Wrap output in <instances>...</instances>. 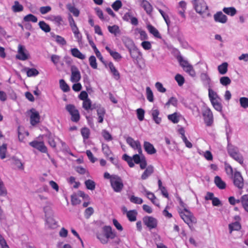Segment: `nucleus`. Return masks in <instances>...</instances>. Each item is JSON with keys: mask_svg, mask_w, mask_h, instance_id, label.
<instances>
[{"mask_svg": "<svg viewBox=\"0 0 248 248\" xmlns=\"http://www.w3.org/2000/svg\"><path fill=\"white\" fill-rule=\"evenodd\" d=\"M179 213L181 218L190 228H191V226L193 223H196L197 222L196 218L187 209H185V211L180 210Z\"/></svg>", "mask_w": 248, "mask_h": 248, "instance_id": "nucleus-1", "label": "nucleus"}, {"mask_svg": "<svg viewBox=\"0 0 248 248\" xmlns=\"http://www.w3.org/2000/svg\"><path fill=\"white\" fill-rule=\"evenodd\" d=\"M110 184L114 191L116 192H120L124 187L123 181L121 177L118 175H112Z\"/></svg>", "mask_w": 248, "mask_h": 248, "instance_id": "nucleus-2", "label": "nucleus"}, {"mask_svg": "<svg viewBox=\"0 0 248 248\" xmlns=\"http://www.w3.org/2000/svg\"><path fill=\"white\" fill-rule=\"evenodd\" d=\"M193 4L196 11L200 15L206 13L208 11V6L203 0H194Z\"/></svg>", "mask_w": 248, "mask_h": 248, "instance_id": "nucleus-3", "label": "nucleus"}, {"mask_svg": "<svg viewBox=\"0 0 248 248\" xmlns=\"http://www.w3.org/2000/svg\"><path fill=\"white\" fill-rule=\"evenodd\" d=\"M234 185L238 189H242L244 186L243 178L239 171H235L232 176Z\"/></svg>", "mask_w": 248, "mask_h": 248, "instance_id": "nucleus-4", "label": "nucleus"}, {"mask_svg": "<svg viewBox=\"0 0 248 248\" xmlns=\"http://www.w3.org/2000/svg\"><path fill=\"white\" fill-rule=\"evenodd\" d=\"M66 109L71 114L72 121L77 122L79 121L80 118L79 113L74 105L72 104L67 105L66 106Z\"/></svg>", "mask_w": 248, "mask_h": 248, "instance_id": "nucleus-5", "label": "nucleus"}, {"mask_svg": "<svg viewBox=\"0 0 248 248\" xmlns=\"http://www.w3.org/2000/svg\"><path fill=\"white\" fill-rule=\"evenodd\" d=\"M93 109H96L98 117V122L102 123L103 122L104 117L105 114V109L104 108L102 107L100 105L96 104H91V108L90 109L93 110Z\"/></svg>", "mask_w": 248, "mask_h": 248, "instance_id": "nucleus-6", "label": "nucleus"}, {"mask_svg": "<svg viewBox=\"0 0 248 248\" xmlns=\"http://www.w3.org/2000/svg\"><path fill=\"white\" fill-rule=\"evenodd\" d=\"M143 222L144 224L149 228L152 229L155 228L157 226V219L153 217L146 216L143 218Z\"/></svg>", "mask_w": 248, "mask_h": 248, "instance_id": "nucleus-7", "label": "nucleus"}, {"mask_svg": "<svg viewBox=\"0 0 248 248\" xmlns=\"http://www.w3.org/2000/svg\"><path fill=\"white\" fill-rule=\"evenodd\" d=\"M16 58L22 61H25L28 59L29 54L28 51L23 46L18 45V54L16 56Z\"/></svg>", "mask_w": 248, "mask_h": 248, "instance_id": "nucleus-8", "label": "nucleus"}, {"mask_svg": "<svg viewBox=\"0 0 248 248\" xmlns=\"http://www.w3.org/2000/svg\"><path fill=\"white\" fill-rule=\"evenodd\" d=\"M71 81L72 82H78L80 78V73L78 68L74 65L71 66Z\"/></svg>", "mask_w": 248, "mask_h": 248, "instance_id": "nucleus-9", "label": "nucleus"}, {"mask_svg": "<svg viewBox=\"0 0 248 248\" xmlns=\"http://www.w3.org/2000/svg\"><path fill=\"white\" fill-rule=\"evenodd\" d=\"M203 116L206 125H211L213 121V114L211 110L209 108H206L203 112Z\"/></svg>", "mask_w": 248, "mask_h": 248, "instance_id": "nucleus-10", "label": "nucleus"}, {"mask_svg": "<svg viewBox=\"0 0 248 248\" xmlns=\"http://www.w3.org/2000/svg\"><path fill=\"white\" fill-rule=\"evenodd\" d=\"M30 112H31L30 116L31 124L32 125H35L40 122V115L34 108H31Z\"/></svg>", "mask_w": 248, "mask_h": 248, "instance_id": "nucleus-11", "label": "nucleus"}, {"mask_svg": "<svg viewBox=\"0 0 248 248\" xmlns=\"http://www.w3.org/2000/svg\"><path fill=\"white\" fill-rule=\"evenodd\" d=\"M30 145L42 153H46L47 152V148L43 142L33 141L30 143Z\"/></svg>", "mask_w": 248, "mask_h": 248, "instance_id": "nucleus-12", "label": "nucleus"}, {"mask_svg": "<svg viewBox=\"0 0 248 248\" xmlns=\"http://www.w3.org/2000/svg\"><path fill=\"white\" fill-rule=\"evenodd\" d=\"M214 20L216 22L225 23L227 21V17L222 12H218L214 15Z\"/></svg>", "mask_w": 248, "mask_h": 248, "instance_id": "nucleus-13", "label": "nucleus"}, {"mask_svg": "<svg viewBox=\"0 0 248 248\" xmlns=\"http://www.w3.org/2000/svg\"><path fill=\"white\" fill-rule=\"evenodd\" d=\"M143 147L145 151L149 155H153L156 152V150L154 148L153 145L149 142L145 141L144 142Z\"/></svg>", "mask_w": 248, "mask_h": 248, "instance_id": "nucleus-14", "label": "nucleus"}, {"mask_svg": "<svg viewBox=\"0 0 248 248\" xmlns=\"http://www.w3.org/2000/svg\"><path fill=\"white\" fill-rule=\"evenodd\" d=\"M105 236L108 238L113 239L115 237V233L112 232L111 227L109 226H106L103 228Z\"/></svg>", "mask_w": 248, "mask_h": 248, "instance_id": "nucleus-15", "label": "nucleus"}, {"mask_svg": "<svg viewBox=\"0 0 248 248\" xmlns=\"http://www.w3.org/2000/svg\"><path fill=\"white\" fill-rule=\"evenodd\" d=\"M89 44L92 46L93 48V49L94 52L97 56V57L104 64L106 65V64L105 63V62L104 60V59L101 55L100 52L96 48L94 43L93 42L92 40H89Z\"/></svg>", "mask_w": 248, "mask_h": 248, "instance_id": "nucleus-16", "label": "nucleus"}, {"mask_svg": "<svg viewBox=\"0 0 248 248\" xmlns=\"http://www.w3.org/2000/svg\"><path fill=\"white\" fill-rule=\"evenodd\" d=\"M151 115L153 119L157 124H159L161 122V118L158 117L159 111L157 109L153 108L151 111Z\"/></svg>", "mask_w": 248, "mask_h": 248, "instance_id": "nucleus-17", "label": "nucleus"}, {"mask_svg": "<svg viewBox=\"0 0 248 248\" xmlns=\"http://www.w3.org/2000/svg\"><path fill=\"white\" fill-rule=\"evenodd\" d=\"M200 78L204 85L208 86V87H211V80L209 76L206 73H202Z\"/></svg>", "mask_w": 248, "mask_h": 248, "instance_id": "nucleus-18", "label": "nucleus"}, {"mask_svg": "<svg viewBox=\"0 0 248 248\" xmlns=\"http://www.w3.org/2000/svg\"><path fill=\"white\" fill-rule=\"evenodd\" d=\"M70 51L71 54L76 58H78L80 60H84L86 58L85 55L81 53L77 48H72Z\"/></svg>", "mask_w": 248, "mask_h": 248, "instance_id": "nucleus-19", "label": "nucleus"}, {"mask_svg": "<svg viewBox=\"0 0 248 248\" xmlns=\"http://www.w3.org/2000/svg\"><path fill=\"white\" fill-rule=\"evenodd\" d=\"M46 206L44 208V211L45 213L46 217H47L52 216L53 215V211L50 207V205L52 204L50 202H46Z\"/></svg>", "mask_w": 248, "mask_h": 248, "instance_id": "nucleus-20", "label": "nucleus"}, {"mask_svg": "<svg viewBox=\"0 0 248 248\" xmlns=\"http://www.w3.org/2000/svg\"><path fill=\"white\" fill-rule=\"evenodd\" d=\"M154 172L153 166L150 165L148 166L143 174H142L141 178L143 180L146 179L148 176L151 175Z\"/></svg>", "mask_w": 248, "mask_h": 248, "instance_id": "nucleus-21", "label": "nucleus"}, {"mask_svg": "<svg viewBox=\"0 0 248 248\" xmlns=\"http://www.w3.org/2000/svg\"><path fill=\"white\" fill-rule=\"evenodd\" d=\"M215 183L220 189H223L226 187L225 183L223 181L221 178L218 176H217L215 177Z\"/></svg>", "mask_w": 248, "mask_h": 248, "instance_id": "nucleus-22", "label": "nucleus"}, {"mask_svg": "<svg viewBox=\"0 0 248 248\" xmlns=\"http://www.w3.org/2000/svg\"><path fill=\"white\" fill-rule=\"evenodd\" d=\"M126 140L127 143L134 149H136L140 144L139 140H134L133 138L130 137H127Z\"/></svg>", "mask_w": 248, "mask_h": 248, "instance_id": "nucleus-23", "label": "nucleus"}, {"mask_svg": "<svg viewBox=\"0 0 248 248\" xmlns=\"http://www.w3.org/2000/svg\"><path fill=\"white\" fill-rule=\"evenodd\" d=\"M141 6L146 11L147 14H150L152 11V6L146 0H142Z\"/></svg>", "mask_w": 248, "mask_h": 248, "instance_id": "nucleus-24", "label": "nucleus"}, {"mask_svg": "<svg viewBox=\"0 0 248 248\" xmlns=\"http://www.w3.org/2000/svg\"><path fill=\"white\" fill-rule=\"evenodd\" d=\"M46 223L48 227L51 229H54L57 227L56 222L52 216L46 217Z\"/></svg>", "mask_w": 248, "mask_h": 248, "instance_id": "nucleus-25", "label": "nucleus"}, {"mask_svg": "<svg viewBox=\"0 0 248 248\" xmlns=\"http://www.w3.org/2000/svg\"><path fill=\"white\" fill-rule=\"evenodd\" d=\"M129 51L132 58L135 60L139 59L141 55V53L136 47L133 48Z\"/></svg>", "mask_w": 248, "mask_h": 248, "instance_id": "nucleus-26", "label": "nucleus"}, {"mask_svg": "<svg viewBox=\"0 0 248 248\" xmlns=\"http://www.w3.org/2000/svg\"><path fill=\"white\" fill-rule=\"evenodd\" d=\"M228 64L226 62L222 63L217 67L218 72L221 75H225L228 71Z\"/></svg>", "mask_w": 248, "mask_h": 248, "instance_id": "nucleus-27", "label": "nucleus"}, {"mask_svg": "<svg viewBox=\"0 0 248 248\" xmlns=\"http://www.w3.org/2000/svg\"><path fill=\"white\" fill-rule=\"evenodd\" d=\"M181 115L177 112H174L172 114L169 115L168 116V119L171 121L174 124L178 123Z\"/></svg>", "mask_w": 248, "mask_h": 248, "instance_id": "nucleus-28", "label": "nucleus"}, {"mask_svg": "<svg viewBox=\"0 0 248 248\" xmlns=\"http://www.w3.org/2000/svg\"><path fill=\"white\" fill-rule=\"evenodd\" d=\"M208 95L211 102L220 99L217 93L211 89V87H208Z\"/></svg>", "mask_w": 248, "mask_h": 248, "instance_id": "nucleus-29", "label": "nucleus"}, {"mask_svg": "<svg viewBox=\"0 0 248 248\" xmlns=\"http://www.w3.org/2000/svg\"><path fill=\"white\" fill-rule=\"evenodd\" d=\"M147 29L149 32L154 35V36L158 38H161V36L160 35L158 31L152 25H148L147 26Z\"/></svg>", "mask_w": 248, "mask_h": 248, "instance_id": "nucleus-30", "label": "nucleus"}, {"mask_svg": "<svg viewBox=\"0 0 248 248\" xmlns=\"http://www.w3.org/2000/svg\"><path fill=\"white\" fill-rule=\"evenodd\" d=\"M241 228V225L238 221H235L229 225L230 233H232L233 231H239Z\"/></svg>", "mask_w": 248, "mask_h": 248, "instance_id": "nucleus-31", "label": "nucleus"}, {"mask_svg": "<svg viewBox=\"0 0 248 248\" xmlns=\"http://www.w3.org/2000/svg\"><path fill=\"white\" fill-rule=\"evenodd\" d=\"M108 66L110 69L111 72L112 73L115 78L118 79L120 78V74L119 72L116 70L113 64L111 62H109Z\"/></svg>", "mask_w": 248, "mask_h": 248, "instance_id": "nucleus-32", "label": "nucleus"}, {"mask_svg": "<svg viewBox=\"0 0 248 248\" xmlns=\"http://www.w3.org/2000/svg\"><path fill=\"white\" fill-rule=\"evenodd\" d=\"M228 152L230 155L232 157L234 155L238 154L239 153V150L236 147H234L232 145L229 144L228 145Z\"/></svg>", "mask_w": 248, "mask_h": 248, "instance_id": "nucleus-33", "label": "nucleus"}, {"mask_svg": "<svg viewBox=\"0 0 248 248\" xmlns=\"http://www.w3.org/2000/svg\"><path fill=\"white\" fill-rule=\"evenodd\" d=\"M241 202L243 208L248 212V195H244L241 197Z\"/></svg>", "mask_w": 248, "mask_h": 248, "instance_id": "nucleus-34", "label": "nucleus"}, {"mask_svg": "<svg viewBox=\"0 0 248 248\" xmlns=\"http://www.w3.org/2000/svg\"><path fill=\"white\" fill-rule=\"evenodd\" d=\"M12 9L14 12H19L23 10V6L18 1H15Z\"/></svg>", "mask_w": 248, "mask_h": 248, "instance_id": "nucleus-35", "label": "nucleus"}, {"mask_svg": "<svg viewBox=\"0 0 248 248\" xmlns=\"http://www.w3.org/2000/svg\"><path fill=\"white\" fill-rule=\"evenodd\" d=\"M123 41L129 51L136 47L133 41L129 38H125Z\"/></svg>", "mask_w": 248, "mask_h": 248, "instance_id": "nucleus-36", "label": "nucleus"}, {"mask_svg": "<svg viewBox=\"0 0 248 248\" xmlns=\"http://www.w3.org/2000/svg\"><path fill=\"white\" fill-rule=\"evenodd\" d=\"M26 70L27 76L29 77L36 76L39 74L38 71L35 68H27L25 69Z\"/></svg>", "mask_w": 248, "mask_h": 248, "instance_id": "nucleus-37", "label": "nucleus"}, {"mask_svg": "<svg viewBox=\"0 0 248 248\" xmlns=\"http://www.w3.org/2000/svg\"><path fill=\"white\" fill-rule=\"evenodd\" d=\"M12 160L13 164L18 169L21 170L24 169L23 164L19 159L14 157L12 158Z\"/></svg>", "mask_w": 248, "mask_h": 248, "instance_id": "nucleus-38", "label": "nucleus"}, {"mask_svg": "<svg viewBox=\"0 0 248 248\" xmlns=\"http://www.w3.org/2000/svg\"><path fill=\"white\" fill-rule=\"evenodd\" d=\"M42 30L46 32H48L50 31V27L45 22L43 21H40L38 24Z\"/></svg>", "mask_w": 248, "mask_h": 248, "instance_id": "nucleus-39", "label": "nucleus"}, {"mask_svg": "<svg viewBox=\"0 0 248 248\" xmlns=\"http://www.w3.org/2000/svg\"><path fill=\"white\" fill-rule=\"evenodd\" d=\"M85 185L86 186V188L88 189L91 190H93L95 188V182L90 179H88L85 182Z\"/></svg>", "mask_w": 248, "mask_h": 248, "instance_id": "nucleus-40", "label": "nucleus"}, {"mask_svg": "<svg viewBox=\"0 0 248 248\" xmlns=\"http://www.w3.org/2000/svg\"><path fill=\"white\" fill-rule=\"evenodd\" d=\"M108 31L115 35L120 33V30L119 27L117 25H113L112 26H109L108 27Z\"/></svg>", "mask_w": 248, "mask_h": 248, "instance_id": "nucleus-41", "label": "nucleus"}, {"mask_svg": "<svg viewBox=\"0 0 248 248\" xmlns=\"http://www.w3.org/2000/svg\"><path fill=\"white\" fill-rule=\"evenodd\" d=\"M137 214L135 210H131L127 212V217L130 221H134L136 220Z\"/></svg>", "mask_w": 248, "mask_h": 248, "instance_id": "nucleus-42", "label": "nucleus"}, {"mask_svg": "<svg viewBox=\"0 0 248 248\" xmlns=\"http://www.w3.org/2000/svg\"><path fill=\"white\" fill-rule=\"evenodd\" d=\"M122 158L127 162L130 168H132L135 166L134 163L133 162V160L132 158L128 155L127 154H124L123 155Z\"/></svg>", "mask_w": 248, "mask_h": 248, "instance_id": "nucleus-43", "label": "nucleus"}, {"mask_svg": "<svg viewBox=\"0 0 248 248\" xmlns=\"http://www.w3.org/2000/svg\"><path fill=\"white\" fill-rule=\"evenodd\" d=\"M223 11L228 15L233 16L236 13V10L234 7L224 8Z\"/></svg>", "mask_w": 248, "mask_h": 248, "instance_id": "nucleus-44", "label": "nucleus"}, {"mask_svg": "<svg viewBox=\"0 0 248 248\" xmlns=\"http://www.w3.org/2000/svg\"><path fill=\"white\" fill-rule=\"evenodd\" d=\"M7 144L3 143L0 146V157L3 159L6 157L5 154L7 151Z\"/></svg>", "mask_w": 248, "mask_h": 248, "instance_id": "nucleus-45", "label": "nucleus"}, {"mask_svg": "<svg viewBox=\"0 0 248 248\" xmlns=\"http://www.w3.org/2000/svg\"><path fill=\"white\" fill-rule=\"evenodd\" d=\"M219 81L222 85L226 86L230 85L231 83V80L228 77H222L220 78Z\"/></svg>", "mask_w": 248, "mask_h": 248, "instance_id": "nucleus-46", "label": "nucleus"}, {"mask_svg": "<svg viewBox=\"0 0 248 248\" xmlns=\"http://www.w3.org/2000/svg\"><path fill=\"white\" fill-rule=\"evenodd\" d=\"M178 60L180 63V65L183 68V69L188 67V66H190L191 64L185 60H184L182 56H179L178 58Z\"/></svg>", "mask_w": 248, "mask_h": 248, "instance_id": "nucleus-47", "label": "nucleus"}, {"mask_svg": "<svg viewBox=\"0 0 248 248\" xmlns=\"http://www.w3.org/2000/svg\"><path fill=\"white\" fill-rule=\"evenodd\" d=\"M66 7L69 11L72 13L75 16H79V11L71 4H67Z\"/></svg>", "mask_w": 248, "mask_h": 248, "instance_id": "nucleus-48", "label": "nucleus"}, {"mask_svg": "<svg viewBox=\"0 0 248 248\" xmlns=\"http://www.w3.org/2000/svg\"><path fill=\"white\" fill-rule=\"evenodd\" d=\"M60 85L61 89L64 92H67L70 90V88L63 79L60 80Z\"/></svg>", "mask_w": 248, "mask_h": 248, "instance_id": "nucleus-49", "label": "nucleus"}, {"mask_svg": "<svg viewBox=\"0 0 248 248\" xmlns=\"http://www.w3.org/2000/svg\"><path fill=\"white\" fill-rule=\"evenodd\" d=\"M24 20L26 22L31 21L35 23L37 21V18L32 14H29L24 16Z\"/></svg>", "mask_w": 248, "mask_h": 248, "instance_id": "nucleus-50", "label": "nucleus"}, {"mask_svg": "<svg viewBox=\"0 0 248 248\" xmlns=\"http://www.w3.org/2000/svg\"><path fill=\"white\" fill-rule=\"evenodd\" d=\"M218 100L219 99L213 101V102H211V103L215 109L218 111H221L222 107Z\"/></svg>", "mask_w": 248, "mask_h": 248, "instance_id": "nucleus-51", "label": "nucleus"}, {"mask_svg": "<svg viewBox=\"0 0 248 248\" xmlns=\"http://www.w3.org/2000/svg\"><path fill=\"white\" fill-rule=\"evenodd\" d=\"M146 95L147 99L151 102L154 101V95L153 93L149 87H146Z\"/></svg>", "mask_w": 248, "mask_h": 248, "instance_id": "nucleus-52", "label": "nucleus"}, {"mask_svg": "<svg viewBox=\"0 0 248 248\" xmlns=\"http://www.w3.org/2000/svg\"><path fill=\"white\" fill-rule=\"evenodd\" d=\"M49 19L51 21H54L55 23L57 24L58 25H60L62 23V22L63 21L62 17L60 16H52L49 17Z\"/></svg>", "mask_w": 248, "mask_h": 248, "instance_id": "nucleus-53", "label": "nucleus"}, {"mask_svg": "<svg viewBox=\"0 0 248 248\" xmlns=\"http://www.w3.org/2000/svg\"><path fill=\"white\" fill-rule=\"evenodd\" d=\"M184 70L191 77H195L196 73L192 65L189 66H188V67L187 66V67Z\"/></svg>", "mask_w": 248, "mask_h": 248, "instance_id": "nucleus-54", "label": "nucleus"}, {"mask_svg": "<svg viewBox=\"0 0 248 248\" xmlns=\"http://www.w3.org/2000/svg\"><path fill=\"white\" fill-rule=\"evenodd\" d=\"M138 119L142 121L144 119L145 111L142 108H138L136 110Z\"/></svg>", "mask_w": 248, "mask_h": 248, "instance_id": "nucleus-55", "label": "nucleus"}, {"mask_svg": "<svg viewBox=\"0 0 248 248\" xmlns=\"http://www.w3.org/2000/svg\"><path fill=\"white\" fill-rule=\"evenodd\" d=\"M92 101L90 99H87L83 101L82 107L86 110L90 109L91 108Z\"/></svg>", "mask_w": 248, "mask_h": 248, "instance_id": "nucleus-56", "label": "nucleus"}, {"mask_svg": "<svg viewBox=\"0 0 248 248\" xmlns=\"http://www.w3.org/2000/svg\"><path fill=\"white\" fill-rule=\"evenodd\" d=\"M89 61L91 66L93 69H96L97 67V65L95 57L94 56H91L89 58Z\"/></svg>", "mask_w": 248, "mask_h": 248, "instance_id": "nucleus-57", "label": "nucleus"}, {"mask_svg": "<svg viewBox=\"0 0 248 248\" xmlns=\"http://www.w3.org/2000/svg\"><path fill=\"white\" fill-rule=\"evenodd\" d=\"M112 8L116 11L119 10L122 6V3L121 0H117L111 5Z\"/></svg>", "mask_w": 248, "mask_h": 248, "instance_id": "nucleus-58", "label": "nucleus"}, {"mask_svg": "<svg viewBox=\"0 0 248 248\" xmlns=\"http://www.w3.org/2000/svg\"><path fill=\"white\" fill-rule=\"evenodd\" d=\"M81 133L84 139H88L89 137L90 130L86 127L81 129Z\"/></svg>", "mask_w": 248, "mask_h": 248, "instance_id": "nucleus-59", "label": "nucleus"}, {"mask_svg": "<svg viewBox=\"0 0 248 248\" xmlns=\"http://www.w3.org/2000/svg\"><path fill=\"white\" fill-rule=\"evenodd\" d=\"M240 103L241 106L243 108L248 107V98L243 97L240 98Z\"/></svg>", "mask_w": 248, "mask_h": 248, "instance_id": "nucleus-60", "label": "nucleus"}, {"mask_svg": "<svg viewBox=\"0 0 248 248\" xmlns=\"http://www.w3.org/2000/svg\"><path fill=\"white\" fill-rule=\"evenodd\" d=\"M102 151L107 157H108L111 154V151L107 144H102Z\"/></svg>", "mask_w": 248, "mask_h": 248, "instance_id": "nucleus-61", "label": "nucleus"}, {"mask_svg": "<svg viewBox=\"0 0 248 248\" xmlns=\"http://www.w3.org/2000/svg\"><path fill=\"white\" fill-rule=\"evenodd\" d=\"M80 202V200L76 194H74L71 196V203L72 205H76L78 204Z\"/></svg>", "mask_w": 248, "mask_h": 248, "instance_id": "nucleus-62", "label": "nucleus"}, {"mask_svg": "<svg viewBox=\"0 0 248 248\" xmlns=\"http://www.w3.org/2000/svg\"><path fill=\"white\" fill-rule=\"evenodd\" d=\"M232 157L239 162L240 164L242 165L243 164V157L239 153L236 155H234L233 156H232Z\"/></svg>", "mask_w": 248, "mask_h": 248, "instance_id": "nucleus-63", "label": "nucleus"}, {"mask_svg": "<svg viewBox=\"0 0 248 248\" xmlns=\"http://www.w3.org/2000/svg\"><path fill=\"white\" fill-rule=\"evenodd\" d=\"M175 79L177 82L179 86H182L185 81L184 77L180 74H177L175 77Z\"/></svg>", "mask_w": 248, "mask_h": 248, "instance_id": "nucleus-64", "label": "nucleus"}]
</instances>
